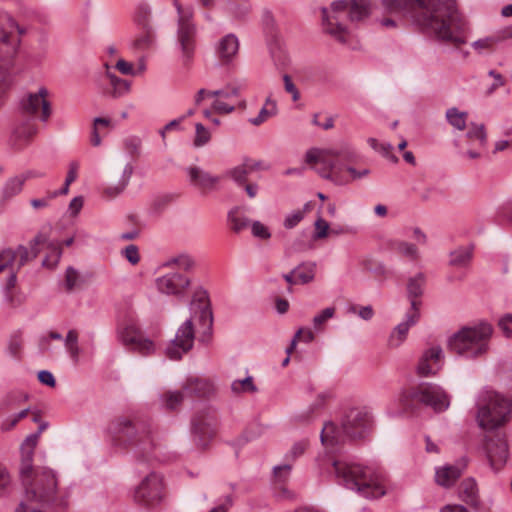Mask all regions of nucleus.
<instances>
[{"instance_id": "obj_1", "label": "nucleus", "mask_w": 512, "mask_h": 512, "mask_svg": "<svg viewBox=\"0 0 512 512\" xmlns=\"http://www.w3.org/2000/svg\"><path fill=\"white\" fill-rule=\"evenodd\" d=\"M393 13L408 16L424 33L436 40L460 47L465 43V21L454 0H381Z\"/></svg>"}, {"instance_id": "obj_2", "label": "nucleus", "mask_w": 512, "mask_h": 512, "mask_svg": "<svg viewBox=\"0 0 512 512\" xmlns=\"http://www.w3.org/2000/svg\"><path fill=\"white\" fill-rule=\"evenodd\" d=\"M357 153L347 143H340L329 148L313 147L306 151L304 162L321 178L335 185H345L370 174L368 168L358 170L346 163L354 162Z\"/></svg>"}, {"instance_id": "obj_3", "label": "nucleus", "mask_w": 512, "mask_h": 512, "mask_svg": "<svg viewBox=\"0 0 512 512\" xmlns=\"http://www.w3.org/2000/svg\"><path fill=\"white\" fill-rule=\"evenodd\" d=\"M107 433L112 447L132 452L135 457L148 456L155 447L150 424L137 417L117 416L110 421Z\"/></svg>"}, {"instance_id": "obj_4", "label": "nucleus", "mask_w": 512, "mask_h": 512, "mask_svg": "<svg viewBox=\"0 0 512 512\" xmlns=\"http://www.w3.org/2000/svg\"><path fill=\"white\" fill-rule=\"evenodd\" d=\"M332 466L338 482L360 496L377 499L386 494V479L381 470L346 460H334Z\"/></svg>"}, {"instance_id": "obj_5", "label": "nucleus", "mask_w": 512, "mask_h": 512, "mask_svg": "<svg viewBox=\"0 0 512 512\" xmlns=\"http://www.w3.org/2000/svg\"><path fill=\"white\" fill-rule=\"evenodd\" d=\"M190 310L192 317L179 326L174 339H172L165 348V355L170 360H180L184 354L188 353L193 348L195 340L194 318H198V321L205 331L208 333L211 332L213 315L208 294L205 290L198 289L195 291L190 304Z\"/></svg>"}, {"instance_id": "obj_6", "label": "nucleus", "mask_w": 512, "mask_h": 512, "mask_svg": "<svg viewBox=\"0 0 512 512\" xmlns=\"http://www.w3.org/2000/svg\"><path fill=\"white\" fill-rule=\"evenodd\" d=\"M322 25L324 31L340 43L346 42L347 28L344 19L359 22L371 13V0H336L330 8L322 7Z\"/></svg>"}, {"instance_id": "obj_7", "label": "nucleus", "mask_w": 512, "mask_h": 512, "mask_svg": "<svg viewBox=\"0 0 512 512\" xmlns=\"http://www.w3.org/2000/svg\"><path fill=\"white\" fill-rule=\"evenodd\" d=\"M25 28L19 26L7 13H0V107L12 83L11 67Z\"/></svg>"}, {"instance_id": "obj_8", "label": "nucleus", "mask_w": 512, "mask_h": 512, "mask_svg": "<svg viewBox=\"0 0 512 512\" xmlns=\"http://www.w3.org/2000/svg\"><path fill=\"white\" fill-rule=\"evenodd\" d=\"M371 425V415L366 408H352L342 419L341 430L333 423L326 422L321 430L320 439L323 446L331 452L344 443L345 438H362Z\"/></svg>"}, {"instance_id": "obj_9", "label": "nucleus", "mask_w": 512, "mask_h": 512, "mask_svg": "<svg viewBox=\"0 0 512 512\" xmlns=\"http://www.w3.org/2000/svg\"><path fill=\"white\" fill-rule=\"evenodd\" d=\"M44 244L49 250V254L43 260V266L55 267L62 256L61 243L48 241L46 235L39 233L30 241V248L19 245L15 250L10 248L2 250L0 252V272L7 268L19 271L31 259L37 257L39 253L38 246Z\"/></svg>"}, {"instance_id": "obj_10", "label": "nucleus", "mask_w": 512, "mask_h": 512, "mask_svg": "<svg viewBox=\"0 0 512 512\" xmlns=\"http://www.w3.org/2000/svg\"><path fill=\"white\" fill-rule=\"evenodd\" d=\"M493 328L488 323L464 327L450 337L449 349L465 358H476L488 351Z\"/></svg>"}, {"instance_id": "obj_11", "label": "nucleus", "mask_w": 512, "mask_h": 512, "mask_svg": "<svg viewBox=\"0 0 512 512\" xmlns=\"http://www.w3.org/2000/svg\"><path fill=\"white\" fill-rule=\"evenodd\" d=\"M399 401L404 412H413L416 404H423L438 413L450 406L449 394L438 384L426 382L403 393Z\"/></svg>"}, {"instance_id": "obj_12", "label": "nucleus", "mask_w": 512, "mask_h": 512, "mask_svg": "<svg viewBox=\"0 0 512 512\" xmlns=\"http://www.w3.org/2000/svg\"><path fill=\"white\" fill-rule=\"evenodd\" d=\"M512 403L500 394L490 395L487 402L479 404L477 422L484 430H494L505 424L510 417Z\"/></svg>"}, {"instance_id": "obj_13", "label": "nucleus", "mask_w": 512, "mask_h": 512, "mask_svg": "<svg viewBox=\"0 0 512 512\" xmlns=\"http://www.w3.org/2000/svg\"><path fill=\"white\" fill-rule=\"evenodd\" d=\"M173 3L178 14L176 45L181 52L182 61L186 65L194 57L197 30L192 21V11L183 9L178 0H174Z\"/></svg>"}, {"instance_id": "obj_14", "label": "nucleus", "mask_w": 512, "mask_h": 512, "mask_svg": "<svg viewBox=\"0 0 512 512\" xmlns=\"http://www.w3.org/2000/svg\"><path fill=\"white\" fill-rule=\"evenodd\" d=\"M165 495L163 476L151 472L135 487L133 499L139 506L152 509L163 502Z\"/></svg>"}, {"instance_id": "obj_15", "label": "nucleus", "mask_w": 512, "mask_h": 512, "mask_svg": "<svg viewBox=\"0 0 512 512\" xmlns=\"http://www.w3.org/2000/svg\"><path fill=\"white\" fill-rule=\"evenodd\" d=\"M217 416L213 410L198 412L192 419L191 431L195 445L201 449L208 446L217 430Z\"/></svg>"}, {"instance_id": "obj_16", "label": "nucleus", "mask_w": 512, "mask_h": 512, "mask_svg": "<svg viewBox=\"0 0 512 512\" xmlns=\"http://www.w3.org/2000/svg\"><path fill=\"white\" fill-rule=\"evenodd\" d=\"M119 338L123 345L130 347L141 355H150L155 351L153 341L144 337L138 325L132 321L126 322L119 330Z\"/></svg>"}, {"instance_id": "obj_17", "label": "nucleus", "mask_w": 512, "mask_h": 512, "mask_svg": "<svg viewBox=\"0 0 512 512\" xmlns=\"http://www.w3.org/2000/svg\"><path fill=\"white\" fill-rule=\"evenodd\" d=\"M190 284V278L181 272H168L156 279L159 292L177 297L182 296Z\"/></svg>"}, {"instance_id": "obj_18", "label": "nucleus", "mask_w": 512, "mask_h": 512, "mask_svg": "<svg viewBox=\"0 0 512 512\" xmlns=\"http://www.w3.org/2000/svg\"><path fill=\"white\" fill-rule=\"evenodd\" d=\"M48 90L41 87L37 93H30L22 101V108L25 112L38 116L42 122H47L52 113L51 103L46 99Z\"/></svg>"}, {"instance_id": "obj_19", "label": "nucleus", "mask_w": 512, "mask_h": 512, "mask_svg": "<svg viewBox=\"0 0 512 512\" xmlns=\"http://www.w3.org/2000/svg\"><path fill=\"white\" fill-rule=\"evenodd\" d=\"M485 450L491 467L498 471L508 459V445L505 437L499 433L487 436Z\"/></svg>"}, {"instance_id": "obj_20", "label": "nucleus", "mask_w": 512, "mask_h": 512, "mask_svg": "<svg viewBox=\"0 0 512 512\" xmlns=\"http://www.w3.org/2000/svg\"><path fill=\"white\" fill-rule=\"evenodd\" d=\"M443 350L432 346L424 351L417 365V373L422 377L435 375L441 369Z\"/></svg>"}, {"instance_id": "obj_21", "label": "nucleus", "mask_w": 512, "mask_h": 512, "mask_svg": "<svg viewBox=\"0 0 512 512\" xmlns=\"http://www.w3.org/2000/svg\"><path fill=\"white\" fill-rule=\"evenodd\" d=\"M189 183L201 192H209L216 189L220 182V177L210 174L198 166H189L185 168Z\"/></svg>"}, {"instance_id": "obj_22", "label": "nucleus", "mask_w": 512, "mask_h": 512, "mask_svg": "<svg viewBox=\"0 0 512 512\" xmlns=\"http://www.w3.org/2000/svg\"><path fill=\"white\" fill-rule=\"evenodd\" d=\"M420 319V311L408 309L404 320L399 323L391 332L388 339V346L390 348H398L407 338L408 331L411 327L415 326Z\"/></svg>"}, {"instance_id": "obj_23", "label": "nucleus", "mask_w": 512, "mask_h": 512, "mask_svg": "<svg viewBox=\"0 0 512 512\" xmlns=\"http://www.w3.org/2000/svg\"><path fill=\"white\" fill-rule=\"evenodd\" d=\"M425 284V276L423 273H418L414 277H410L407 282V296L410 301V308L413 307L420 311L421 301L419 298L423 295V288Z\"/></svg>"}, {"instance_id": "obj_24", "label": "nucleus", "mask_w": 512, "mask_h": 512, "mask_svg": "<svg viewBox=\"0 0 512 512\" xmlns=\"http://www.w3.org/2000/svg\"><path fill=\"white\" fill-rule=\"evenodd\" d=\"M38 176L33 171H28L20 175L9 178L2 188V197L5 200L11 199L18 195L24 186V183L32 177ZM39 176H42L40 174Z\"/></svg>"}, {"instance_id": "obj_25", "label": "nucleus", "mask_w": 512, "mask_h": 512, "mask_svg": "<svg viewBox=\"0 0 512 512\" xmlns=\"http://www.w3.org/2000/svg\"><path fill=\"white\" fill-rule=\"evenodd\" d=\"M239 42L234 34H228L221 39L217 47V56L224 62H229L238 52Z\"/></svg>"}, {"instance_id": "obj_26", "label": "nucleus", "mask_w": 512, "mask_h": 512, "mask_svg": "<svg viewBox=\"0 0 512 512\" xmlns=\"http://www.w3.org/2000/svg\"><path fill=\"white\" fill-rule=\"evenodd\" d=\"M474 246H460L449 253V265L456 268L469 266L473 259Z\"/></svg>"}, {"instance_id": "obj_27", "label": "nucleus", "mask_w": 512, "mask_h": 512, "mask_svg": "<svg viewBox=\"0 0 512 512\" xmlns=\"http://www.w3.org/2000/svg\"><path fill=\"white\" fill-rule=\"evenodd\" d=\"M485 130H467L466 133L456 140V145L460 150L466 146L481 147L486 143Z\"/></svg>"}, {"instance_id": "obj_28", "label": "nucleus", "mask_w": 512, "mask_h": 512, "mask_svg": "<svg viewBox=\"0 0 512 512\" xmlns=\"http://www.w3.org/2000/svg\"><path fill=\"white\" fill-rule=\"evenodd\" d=\"M462 470L456 466L448 465L436 469V482L444 487L452 486L461 476Z\"/></svg>"}, {"instance_id": "obj_29", "label": "nucleus", "mask_w": 512, "mask_h": 512, "mask_svg": "<svg viewBox=\"0 0 512 512\" xmlns=\"http://www.w3.org/2000/svg\"><path fill=\"white\" fill-rule=\"evenodd\" d=\"M459 496L467 504L476 507L479 504L476 481L472 478L463 480L459 487Z\"/></svg>"}, {"instance_id": "obj_30", "label": "nucleus", "mask_w": 512, "mask_h": 512, "mask_svg": "<svg viewBox=\"0 0 512 512\" xmlns=\"http://www.w3.org/2000/svg\"><path fill=\"white\" fill-rule=\"evenodd\" d=\"M107 68V78L109 79V83L111 86V89L107 92L111 97L113 98H120L127 94L130 90L131 82L125 79H122L115 75L114 73H111L109 71V66L106 65Z\"/></svg>"}, {"instance_id": "obj_31", "label": "nucleus", "mask_w": 512, "mask_h": 512, "mask_svg": "<svg viewBox=\"0 0 512 512\" xmlns=\"http://www.w3.org/2000/svg\"><path fill=\"white\" fill-rule=\"evenodd\" d=\"M184 391L197 397H205L212 391V384L201 378H190L184 385Z\"/></svg>"}, {"instance_id": "obj_32", "label": "nucleus", "mask_w": 512, "mask_h": 512, "mask_svg": "<svg viewBox=\"0 0 512 512\" xmlns=\"http://www.w3.org/2000/svg\"><path fill=\"white\" fill-rule=\"evenodd\" d=\"M133 166L131 163H127L123 169L122 175L117 184L111 185L105 188L104 193L110 198H114L120 195L128 186L131 176L133 174Z\"/></svg>"}, {"instance_id": "obj_33", "label": "nucleus", "mask_w": 512, "mask_h": 512, "mask_svg": "<svg viewBox=\"0 0 512 512\" xmlns=\"http://www.w3.org/2000/svg\"><path fill=\"white\" fill-rule=\"evenodd\" d=\"M212 109L213 111L205 110L204 115L211 122L212 125L219 126L222 124V121L221 117L217 116L216 114L225 116L234 110V106L229 105L219 99H216L212 103Z\"/></svg>"}, {"instance_id": "obj_34", "label": "nucleus", "mask_w": 512, "mask_h": 512, "mask_svg": "<svg viewBox=\"0 0 512 512\" xmlns=\"http://www.w3.org/2000/svg\"><path fill=\"white\" fill-rule=\"evenodd\" d=\"M39 439V433L28 435L21 445L20 467L32 466L33 453Z\"/></svg>"}, {"instance_id": "obj_35", "label": "nucleus", "mask_w": 512, "mask_h": 512, "mask_svg": "<svg viewBox=\"0 0 512 512\" xmlns=\"http://www.w3.org/2000/svg\"><path fill=\"white\" fill-rule=\"evenodd\" d=\"M277 114V104L274 100L268 97L260 109L256 117H252L248 122L253 126H259L265 123L268 119L272 118Z\"/></svg>"}, {"instance_id": "obj_36", "label": "nucleus", "mask_w": 512, "mask_h": 512, "mask_svg": "<svg viewBox=\"0 0 512 512\" xmlns=\"http://www.w3.org/2000/svg\"><path fill=\"white\" fill-rule=\"evenodd\" d=\"M34 135L35 130H10L8 142L12 148L22 149L30 143Z\"/></svg>"}, {"instance_id": "obj_37", "label": "nucleus", "mask_w": 512, "mask_h": 512, "mask_svg": "<svg viewBox=\"0 0 512 512\" xmlns=\"http://www.w3.org/2000/svg\"><path fill=\"white\" fill-rule=\"evenodd\" d=\"M293 270L298 284L305 285L314 280L316 264L314 262H304L299 264Z\"/></svg>"}, {"instance_id": "obj_38", "label": "nucleus", "mask_w": 512, "mask_h": 512, "mask_svg": "<svg viewBox=\"0 0 512 512\" xmlns=\"http://www.w3.org/2000/svg\"><path fill=\"white\" fill-rule=\"evenodd\" d=\"M228 223L231 230L235 233H239L249 224L248 218H246L240 211L239 207L232 208L227 215Z\"/></svg>"}, {"instance_id": "obj_39", "label": "nucleus", "mask_w": 512, "mask_h": 512, "mask_svg": "<svg viewBox=\"0 0 512 512\" xmlns=\"http://www.w3.org/2000/svg\"><path fill=\"white\" fill-rule=\"evenodd\" d=\"M65 348L73 362H78L80 356V347L78 345V333L71 329L67 332L64 339Z\"/></svg>"}, {"instance_id": "obj_40", "label": "nucleus", "mask_w": 512, "mask_h": 512, "mask_svg": "<svg viewBox=\"0 0 512 512\" xmlns=\"http://www.w3.org/2000/svg\"><path fill=\"white\" fill-rule=\"evenodd\" d=\"M141 33L136 37L133 46L138 50H146L153 46L155 41V32L153 28H140Z\"/></svg>"}, {"instance_id": "obj_41", "label": "nucleus", "mask_w": 512, "mask_h": 512, "mask_svg": "<svg viewBox=\"0 0 512 512\" xmlns=\"http://www.w3.org/2000/svg\"><path fill=\"white\" fill-rule=\"evenodd\" d=\"M368 144L370 145V147L373 150H375L376 152L380 153L382 156L387 158L392 163H397L398 162V158L392 152L393 147H392V145L390 143L385 142V141H381L380 142V141H378L375 138H369L368 139Z\"/></svg>"}, {"instance_id": "obj_42", "label": "nucleus", "mask_w": 512, "mask_h": 512, "mask_svg": "<svg viewBox=\"0 0 512 512\" xmlns=\"http://www.w3.org/2000/svg\"><path fill=\"white\" fill-rule=\"evenodd\" d=\"M250 174L251 172L248 169L245 161L242 164L227 170L225 173V175L230 177L238 186H243L247 181L248 175Z\"/></svg>"}, {"instance_id": "obj_43", "label": "nucleus", "mask_w": 512, "mask_h": 512, "mask_svg": "<svg viewBox=\"0 0 512 512\" xmlns=\"http://www.w3.org/2000/svg\"><path fill=\"white\" fill-rule=\"evenodd\" d=\"M151 15V9L147 4H140L136 9L134 21L139 28H153Z\"/></svg>"}, {"instance_id": "obj_44", "label": "nucleus", "mask_w": 512, "mask_h": 512, "mask_svg": "<svg viewBox=\"0 0 512 512\" xmlns=\"http://www.w3.org/2000/svg\"><path fill=\"white\" fill-rule=\"evenodd\" d=\"M231 390L234 394L255 393L257 391V387L254 384L253 377L247 376L242 380H234L231 383Z\"/></svg>"}, {"instance_id": "obj_45", "label": "nucleus", "mask_w": 512, "mask_h": 512, "mask_svg": "<svg viewBox=\"0 0 512 512\" xmlns=\"http://www.w3.org/2000/svg\"><path fill=\"white\" fill-rule=\"evenodd\" d=\"M393 249L410 260H417L419 258V251L415 244L406 241H398L394 244Z\"/></svg>"}, {"instance_id": "obj_46", "label": "nucleus", "mask_w": 512, "mask_h": 512, "mask_svg": "<svg viewBox=\"0 0 512 512\" xmlns=\"http://www.w3.org/2000/svg\"><path fill=\"white\" fill-rule=\"evenodd\" d=\"M466 117L467 113L459 111L456 107L446 111L447 121L453 128H466Z\"/></svg>"}, {"instance_id": "obj_47", "label": "nucleus", "mask_w": 512, "mask_h": 512, "mask_svg": "<svg viewBox=\"0 0 512 512\" xmlns=\"http://www.w3.org/2000/svg\"><path fill=\"white\" fill-rule=\"evenodd\" d=\"M165 267L177 266L184 271H188L193 268L194 260L188 254H180L178 256H174L169 258L165 263Z\"/></svg>"}, {"instance_id": "obj_48", "label": "nucleus", "mask_w": 512, "mask_h": 512, "mask_svg": "<svg viewBox=\"0 0 512 512\" xmlns=\"http://www.w3.org/2000/svg\"><path fill=\"white\" fill-rule=\"evenodd\" d=\"M183 393L180 391H169L162 396V401L166 409L174 410L183 401Z\"/></svg>"}, {"instance_id": "obj_49", "label": "nucleus", "mask_w": 512, "mask_h": 512, "mask_svg": "<svg viewBox=\"0 0 512 512\" xmlns=\"http://www.w3.org/2000/svg\"><path fill=\"white\" fill-rule=\"evenodd\" d=\"M335 308L328 307L322 310L319 314L315 315L313 318V326L317 331L322 330L323 325L331 318L334 317Z\"/></svg>"}, {"instance_id": "obj_50", "label": "nucleus", "mask_w": 512, "mask_h": 512, "mask_svg": "<svg viewBox=\"0 0 512 512\" xmlns=\"http://www.w3.org/2000/svg\"><path fill=\"white\" fill-rule=\"evenodd\" d=\"M229 9L234 17L242 19L248 15L251 6L247 0H241L240 2H232Z\"/></svg>"}, {"instance_id": "obj_51", "label": "nucleus", "mask_w": 512, "mask_h": 512, "mask_svg": "<svg viewBox=\"0 0 512 512\" xmlns=\"http://www.w3.org/2000/svg\"><path fill=\"white\" fill-rule=\"evenodd\" d=\"M80 281V275L73 267H68L65 272V289L71 292L78 286Z\"/></svg>"}, {"instance_id": "obj_52", "label": "nucleus", "mask_w": 512, "mask_h": 512, "mask_svg": "<svg viewBox=\"0 0 512 512\" xmlns=\"http://www.w3.org/2000/svg\"><path fill=\"white\" fill-rule=\"evenodd\" d=\"M22 345H23V340L21 337V333H19V332L14 333L10 337L9 344H8L9 354L14 358L19 357L21 350H22Z\"/></svg>"}, {"instance_id": "obj_53", "label": "nucleus", "mask_w": 512, "mask_h": 512, "mask_svg": "<svg viewBox=\"0 0 512 512\" xmlns=\"http://www.w3.org/2000/svg\"><path fill=\"white\" fill-rule=\"evenodd\" d=\"M363 267L366 270L375 274L376 276L383 277V276H386V274H387V269H386L385 265L383 263L375 261L373 259L364 260Z\"/></svg>"}, {"instance_id": "obj_54", "label": "nucleus", "mask_w": 512, "mask_h": 512, "mask_svg": "<svg viewBox=\"0 0 512 512\" xmlns=\"http://www.w3.org/2000/svg\"><path fill=\"white\" fill-rule=\"evenodd\" d=\"M501 42V38H499L498 35L496 36H490L483 39H479L477 41H474L472 43V47L477 51H482L484 49H492V47L498 43Z\"/></svg>"}, {"instance_id": "obj_55", "label": "nucleus", "mask_w": 512, "mask_h": 512, "mask_svg": "<svg viewBox=\"0 0 512 512\" xmlns=\"http://www.w3.org/2000/svg\"><path fill=\"white\" fill-rule=\"evenodd\" d=\"M141 140L136 136L125 139L124 148L131 156H137L140 153Z\"/></svg>"}, {"instance_id": "obj_56", "label": "nucleus", "mask_w": 512, "mask_h": 512, "mask_svg": "<svg viewBox=\"0 0 512 512\" xmlns=\"http://www.w3.org/2000/svg\"><path fill=\"white\" fill-rule=\"evenodd\" d=\"M28 412H29V409L26 408V409H23L22 411H20L19 413L15 414V415H12V416H9L8 418H6L3 423H2V429L3 430H10L12 429L13 427L16 426V424L23 418H25L27 415H28Z\"/></svg>"}, {"instance_id": "obj_57", "label": "nucleus", "mask_w": 512, "mask_h": 512, "mask_svg": "<svg viewBox=\"0 0 512 512\" xmlns=\"http://www.w3.org/2000/svg\"><path fill=\"white\" fill-rule=\"evenodd\" d=\"M315 233L314 239H324L330 234V228L327 221L322 218H318L315 221Z\"/></svg>"}, {"instance_id": "obj_58", "label": "nucleus", "mask_w": 512, "mask_h": 512, "mask_svg": "<svg viewBox=\"0 0 512 512\" xmlns=\"http://www.w3.org/2000/svg\"><path fill=\"white\" fill-rule=\"evenodd\" d=\"M349 312L353 314H357L361 319L365 321H369L374 316V310L371 305L357 307L355 305L349 308Z\"/></svg>"}, {"instance_id": "obj_59", "label": "nucleus", "mask_w": 512, "mask_h": 512, "mask_svg": "<svg viewBox=\"0 0 512 512\" xmlns=\"http://www.w3.org/2000/svg\"><path fill=\"white\" fill-rule=\"evenodd\" d=\"M304 218V212L301 210H296L289 213L284 219V227L287 229H292L297 226Z\"/></svg>"}, {"instance_id": "obj_60", "label": "nucleus", "mask_w": 512, "mask_h": 512, "mask_svg": "<svg viewBox=\"0 0 512 512\" xmlns=\"http://www.w3.org/2000/svg\"><path fill=\"white\" fill-rule=\"evenodd\" d=\"M251 231L254 237L260 239H269L271 237V233L269 232L268 228L260 221L252 222Z\"/></svg>"}, {"instance_id": "obj_61", "label": "nucleus", "mask_w": 512, "mask_h": 512, "mask_svg": "<svg viewBox=\"0 0 512 512\" xmlns=\"http://www.w3.org/2000/svg\"><path fill=\"white\" fill-rule=\"evenodd\" d=\"M27 398L28 396L22 392H12L7 396L4 405L7 408H13L21 402L27 400Z\"/></svg>"}, {"instance_id": "obj_62", "label": "nucleus", "mask_w": 512, "mask_h": 512, "mask_svg": "<svg viewBox=\"0 0 512 512\" xmlns=\"http://www.w3.org/2000/svg\"><path fill=\"white\" fill-rule=\"evenodd\" d=\"M307 446H308V442L305 441V440L296 442L292 446V448L288 452V454L286 455V459L295 460L296 458H298L299 456H301L305 452Z\"/></svg>"}, {"instance_id": "obj_63", "label": "nucleus", "mask_w": 512, "mask_h": 512, "mask_svg": "<svg viewBox=\"0 0 512 512\" xmlns=\"http://www.w3.org/2000/svg\"><path fill=\"white\" fill-rule=\"evenodd\" d=\"M122 254L125 256V258L132 264L135 265L139 262L140 256H139V250L136 245H128L125 247V249L122 251Z\"/></svg>"}, {"instance_id": "obj_64", "label": "nucleus", "mask_w": 512, "mask_h": 512, "mask_svg": "<svg viewBox=\"0 0 512 512\" xmlns=\"http://www.w3.org/2000/svg\"><path fill=\"white\" fill-rule=\"evenodd\" d=\"M292 466L290 464H283L274 467V476L276 480L280 483L285 482L291 472Z\"/></svg>"}]
</instances>
